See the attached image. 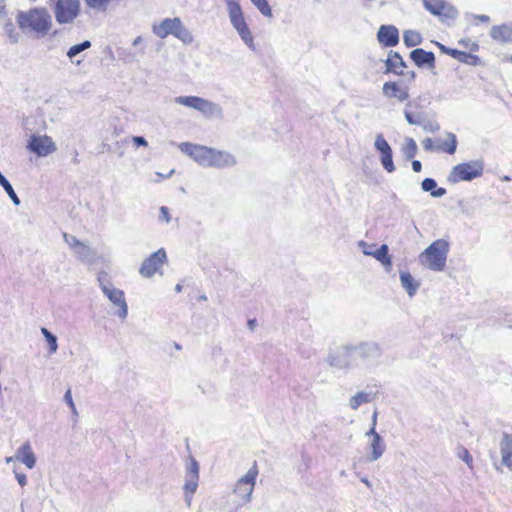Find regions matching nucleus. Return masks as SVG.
<instances>
[{
  "mask_svg": "<svg viewBox=\"0 0 512 512\" xmlns=\"http://www.w3.org/2000/svg\"><path fill=\"white\" fill-rule=\"evenodd\" d=\"M20 29L25 33H32L37 37L45 36L52 25L50 14L45 8H33L20 11L17 16Z\"/></svg>",
  "mask_w": 512,
  "mask_h": 512,
  "instance_id": "f257e3e1",
  "label": "nucleus"
},
{
  "mask_svg": "<svg viewBox=\"0 0 512 512\" xmlns=\"http://www.w3.org/2000/svg\"><path fill=\"white\" fill-rule=\"evenodd\" d=\"M449 243L438 239L431 243L419 256L420 262L432 271H442L445 268Z\"/></svg>",
  "mask_w": 512,
  "mask_h": 512,
  "instance_id": "f03ea898",
  "label": "nucleus"
},
{
  "mask_svg": "<svg viewBox=\"0 0 512 512\" xmlns=\"http://www.w3.org/2000/svg\"><path fill=\"white\" fill-rule=\"evenodd\" d=\"M176 104L192 108L201 113L207 119H222V107L208 99L198 96H177L174 98Z\"/></svg>",
  "mask_w": 512,
  "mask_h": 512,
  "instance_id": "7ed1b4c3",
  "label": "nucleus"
},
{
  "mask_svg": "<svg viewBox=\"0 0 512 512\" xmlns=\"http://www.w3.org/2000/svg\"><path fill=\"white\" fill-rule=\"evenodd\" d=\"M197 163L203 167L226 168L236 165V158L229 152L202 146L199 150Z\"/></svg>",
  "mask_w": 512,
  "mask_h": 512,
  "instance_id": "20e7f679",
  "label": "nucleus"
},
{
  "mask_svg": "<svg viewBox=\"0 0 512 512\" xmlns=\"http://www.w3.org/2000/svg\"><path fill=\"white\" fill-rule=\"evenodd\" d=\"M326 361L330 367L343 371L358 367V361H356L353 350V343L336 347L329 353Z\"/></svg>",
  "mask_w": 512,
  "mask_h": 512,
  "instance_id": "39448f33",
  "label": "nucleus"
},
{
  "mask_svg": "<svg viewBox=\"0 0 512 512\" xmlns=\"http://www.w3.org/2000/svg\"><path fill=\"white\" fill-rule=\"evenodd\" d=\"M232 26L238 32L243 42L252 50L255 49L253 36L246 24L242 9L237 0H225Z\"/></svg>",
  "mask_w": 512,
  "mask_h": 512,
  "instance_id": "423d86ee",
  "label": "nucleus"
},
{
  "mask_svg": "<svg viewBox=\"0 0 512 512\" xmlns=\"http://www.w3.org/2000/svg\"><path fill=\"white\" fill-rule=\"evenodd\" d=\"M353 350L358 361V367L360 364H371L381 359L383 355L382 346L376 341H361L353 344Z\"/></svg>",
  "mask_w": 512,
  "mask_h": 512,
  "instance_id": "0eeeda50",
  "label": "nucleus"
},
{
  "mask_svg": "<svg viewBox=\"0 0 512 512\" xmlns=\"http://www.w3.org/2000/svg\"><path fill=\"white\" fill-rule=\"evenodd\" d=\"M98 281L103 294L109 299V301L118 307L116 315L124 320L128 315V306L125 300L124 292L120 289L115 288L110 282H105L100 275Z\"/></svg>",
  "mask_w": 512,
  "mask_h": 512,
  "instance_id": "6e6552de",
  "label": "nucleus"
},
{
  "mask_svg": "<svg viewBox=\"0 0 512 512\" xmlns=\"http://www.w3.org/2000/svg\"><path fill=\"white\" fill-rule=\"evenodd\" d=\"M53 11L59 24H70L79 15L80 0H54Z\"/></svg>",
  "mask_w": 512,
  "mask_h": 512,
  "instance_id": "1a4fd4ad",
  "label": "nucleus"
},
{
  "mask_svg": "<svg viewBox=\"0 0 512 512\" xmlns=\"http://www.w3.org/2000/svg\"><path fill=\"white\" fill-rule=\"evenodd\" d=\"M483 169L484 163L482 160L461 163L453 168L450 180L453 182L471 181L477 177H480L483 173Z\"/></svg>",
  "mask_w": 512,
  "mask_h": 512,
  "instance_id": "9d476101",
  "label": "nucleus"
},
{
  "mask_svg": "<svg viewBox=\"0 0 512 512\" xmlns=\"http://www.w3.org/2000/svg\"><path fill=\"white\" fill-rule=\"evenodd\" d=\"M63 239L79 261L87 264H93L96 261L97 253L87 243L68 233H63Z\"/></svg>",
  "mask_w": 512,
  "mask_h": 512,
  "instance_id": "9b49d317",
  "label": "nucleus"
},
{
  "mask_svg": "<svg viewBox=\"0 0 512 512\" xmlns=\"http://www.w3.org/2000/svg\"><path fill=\"white\" fill-rule=\"evenodd\" d=\"M257 475L258 469L256 462H254L253 466L247 471V473L237 481L234 493L242 499L243 503H249L251 501Z\"/></svg>",
  "mask_w": 512,
  "mask_h": 512,
  "instance_id": "f8f14e48",
  "label": "nucleus"
},
{
  "mask_svg": "<svg viewBox=\"0 0 512 512\" xmlns=\"http://www.w3.org/2000/svg\"><path fill=\"white\" fill-rule=\"evenodd\" d=\"M27 148L39 157H45L56 151V145L47 135H31Z\"/></svg>",
  "mask_w": 512,
  "mask_h": 512,
  "instance_id": "ddd939ff",
  "label": "nucleus"
},
{
  "mask_svg": "<svg viewBox=\"0 0 512 512\" xmlns=\"http://www.w3.org/2000/svg\"><path fill=\"white\" fill-rule=\"evenodd\" d=\"M166 260V252L163 248H160L143 261L139 272L143 277L150 278L162 267Z\"/></svg>",
  "mask_w": 512,
  "mask_h": 512,
  "instance_id": "4468645a",
  "label": "nucleus"
},
{
  "mask_svg": "<svg viewBox=\"0 0 512 512\" xmlns=\"http://www.w3.org/2000/svg\"><path fill=\"white\" fill-rule=\"evenodd\" d=\"M181 20L178 17L165 18L159 24L152 26L153 33L161 39L175 34L177 28L180 27Z\"/></svg>",
  "mask_w": 512,
  "mask_h": 512,
  "instance_id": "2eb2a0df",
  "label": "nucleus"
},
{
  "mask_svg": "<svg viewBox=\"0 0 512 512\" xmlns=\"http://www.w3.org/2000/svg\"><path fill=\"white\" fill-rule=\"evenodd\" d=\"M377 39L381 44L393 47L399 42L398 29L392 25H382L378 30Z\"/></svg>",
  "mask_w": 512,
  "mask_h": 512,
  "instance_id": "dca6fc26",
  "label": "nucleus"
},
{
  "mask_svg": "<svg viewBox=\"0 0 512 512\" xmlns=\"http://www.w3.org/2000/svg\"><path fill=\"white\" fill-rule=\"evenodd\" d=\"M16 461L23 463L28 469L36 465V456L29 441H25L15 452Z\"/></svg>",
  "mask_w": 512,
  "mask_h": 512,
  "instance_id": "f3484780",
  "label": "nucleus"
},
{
  "mask_svg": "<svg viewBox=\"0 0 512 512\" xmlns=\"http://www.w3.org/2000/svg\"><path fill=\"white\" fill-rule=\"evenodd\" d=\"M410 57L419 67H423L425 65L428 66V68L435 67V55L433 52H428L424 49L416 48L411 51Z\"/></svg>",
  "mask_w": 512,
  "mask_h": 512,
  "instance_id": "a211bd4d",
  "label": "nucleus"
},
{
  "mask_svg": "<svg viewBox=\"0 0 512 512\" xmlns=\"http://www.w3.org/2000/svg\"><path fill=\"white\" fill-rule=\"evenodd\" d=\"M386 73L392 72L398 75H405L403 69L406 67V63L399 53L390 51L388 58L385 61Z\"/></svg>",
  "mask_w": 512,
  "mask_h": 512,
  "instance_id": "6ab92c4d",
  "label": "nucleus"
},
{
  "mask_svg": "<svg viewBox=\"0 0 512 512\" xmlns=\"http://www.w3.org/2000/svg\"><path fill=\"white\" fill-rule=\"evenodd\" d=\"M490 36L498 42H512V23L492 26Z\"/></svg>",
  "mask_w": 512,
  "mask_h": 512,
  "instance_id": "aec40b11",
  "label": "nucleus"
},
{
  "mask_svg": "<svg viewBox=\"0 0 512 512\" xmlns=\"http://www.w3.org/2000/svg\"><path fill=\"white\" fill-rule=\"evenodd\" d=\"M369 450L370 452L366 457L368 462L377 461L383 456L386 446L381 436H375V439H371L369 443Z\"/></svg>",
  "mask_w": 512,
  "mask_h": 512,
  "instance_id": "412c9836",
  "label": "nucleus"
},
{
  "mask_svg": "<svg viewBox=\"0 0 512 512\" xmlns=\"http://www.w3.org/2000/svg\"><path fill=\"white\" fill-rule=\"evenodd\" d=\"M384 95L390 98H397L400 102L408 99L409 94L406 89H402L396 82H386L382 87Z\"/></svg>",
  "mask_w": 512,
  "mask_h": 512,
  "instance_id": "4be33fe9",
  "label": "nucleus"
},
{
  "mask_svg": "<svg viewBox=\"0 0 512 512\" xmlns=\"http://www.w3.org/2000/svg\"><path fill=\"white\" fill-rule=\"evenodd\" d=\"M91 47V42L88 40L82 43L71 46L67 51V57L72 64L80 65L83 61L81 53Z\"/></svg>",
  "mask_w": 512,
  "mask_h": 512,
  "instance_id": "5701e85b",
  "label": "nucleus"
},
{
  "mask_svg": "<svg viewBox=\"0 0 512 512\" xmlns=\"http://www.w3.org/2000/svg\"><path fill=\"white\" fill-rule=\"evenodd\" d=\"M424 7L433 15L448 16V5L444 0H423Z\"/></svg>",
  "mask_w": 512,
  "mask_h": 512,
  "instance_id": "b1692460",
  "label": "nucleus"
},
{
  "mask_svg": "<svg viewBox=\"0 0 512 512\" xmlns=\"http://www.w3.org/2000/svg\"><path fill=\"white\" fill-rule=\"evenodd\" d=\"M375 394L371 391H360L349 399V407L352 410H357L362 404L370 403L374 400Z\"/></svg>",
  "mask_w": 512,
  "mask_h": 512,
  "instance_id": "393cba45",
  "label": "nucleus"
},
{
  "mask_svg": "<svg viewBox=\"0 0 512 512\" xmlns=\"http://www.w3.org/2000/svg\"><path fill=\"white\" fill-rule=\"evenodd\" d=\"M502 464H509L512 458V434L504 433L500 441Z\"/></svg>",
  "mask_w": 512,
  "mask_h": 512,
  "instance_id": "a878e982",
  "label": "nucleus"
},
{
  "mask_svg": "<svg viewBox=\"0 0 512 512\" xmlns=\"http://www.w3.org/2000/svg\"><path fill=\"white\" fill-rule=\"evenodd\" d=\"M388 252V246L386 244H382L379 248H375L372 257L379 261L386 268L387 271H390L392 267V258L388 254Z\"/></svg>",
  "mask_w": 512,
  "mask_h": 512,
  "instance_id": "bb28decb",
  "label": "nucleus"
},
{
  "mask_svg": "<svg viewBox=\"0 0 512 512\" xmlns=\"http://www.w3.org/2000/svg\"><path fill=\"white\" fill-rule=\"evenodd\" d=\"M400 282L410 297L414 296L419 288V283L414 280L409 272L400 273Z\"/></svg>",
  "mask_w": 512,
  "mask_h": 512,
  "instance_id": "cd10ccee",
  "label": "nucleus"
},
{
  "mask_svg": "<svg viewBox=\"0 0 512 512\" xmlns=\"http://www.w3.org/2000/svg\"><path fill=\"white\" fill-rule=\"evenodd\" d=\"M421 187H422L423 191L430 192L431 196L435 197V198L442 197V196H444L446 194V189L445 188L435 189L437 187V183L432 178H425L422 181Z\"/></svg>",
  "mask_w": 512,
  "mask_h": 512,
  "instance_id": "c85d7f7f",
  "label": "nucleus"
},
{
  "mask_svg": "<svg viewBox=\"0 0 512 512\" xmlns=\"http://www.w3.org/2000/svg\"><path fill=\"white\" fill-rule=\"evenodd\" d=\"M448 141L438 143L436 146V151L438 152H447L449 154H454L457 148V139L455 134L448 132L447 133Z\"/></svg>",
  "mask_w": 512,
  "mask_h": 512,
  "instance_id": "c756f323",
  "label": "nucleus"
},
{
  "mask_svg": "<svg viewBox=\"0 0 512 512\" xmlns=\"http://www.w3.org/2000/svg\"><path fill=\"white\" fill-rule=\"evenodd\" d=\"M450 55L455 59L470 65H477L480 62V58L476 55L462 52L455 49H450Z\"/></svg>",
  "mask_w": 512,
  "mask_h": 512,
  "instance_id": "7c9ffc66",
  "label": "nucleus"
},
{
  "mask_svg": "<svg viewBox=\"0 0 512 512\" xmlns=\"http://www.w3.org/2000/svg\"><path fill=\"white\" fill-rule=\"evenodd\" d=\"M403 41L407 47H414L421 44L422 37L417 31L406 30L403 33Z\"/></svg>",
  "mask_w": 512,
  "mask_h": 512,
  "instance_id": "2f4dec72",
  "label": "nucleus"
},
{
  "mask_svg": "<svg viewBox=\"0 0 512 512\" xmlns=\"http://www.w3.org/2000/svg\"><path fill=\"white\" fill-rule=\"evenodd\" d=\"M203 145H194L188 142H183L179 145V149L190 156L195 162L198 159L199 150L202 148Z\"/></svg>",
  "mask_w": 512,
  "mask_h": 512,
  "instance_id": "473e14b6",
  "label": "nucleus"
},
{
  "mask_svg": "<svg viewBox=\"0 0 512 512\" xmlns=\"http://www.w3.org/2000/svg\"><path fill=\"white\" fill-rule=\"evenodd\" d=\"M374 147L381 155L393 153L391 146L389 145V143L386 141L382 134L376 135Z\"/></svg>",
  "mask_w": 512,
  "mask_h": 512,
  "instance_id": "72a5a7b5",
  "label": "nucleus"
},
{
  "mask_svg": "<svg viewBox=\"0 0 512 512\" xmlns=\"http://www.w3.org/2000/svg\"><path fill=\"white\" fill-rule=\"evenodd\" d=\"M174 36L182 41L184 44L188 45L191 44L194 40L193 35L191 32L183 25V23H180V27L177 28Z\"/></svg>",
  "mask_w": 512,
  "mask_h": 512,
  "instance_id": "f704fd0d",
  "label": "nucleus"
},
{
  "mask_svg": "<svg viewBox=\"0 0 512 512\" xmlns=\"http://www.w3.org/2000/svg\"><path fill=\"white\" fill-rule=\"evenodd\" d=\"M41 333L45 337L51 354L55 353L58 349L57 337L52 334L47 328H41Z\"/></svg>",
  "mask_w": 512,
  "mask_h": 512,
  "instance_id": "c9c22d12",
  "label": "nucleus"
},
{
  "mask_svg": "<svg viewBox=\"0 0 512 512\" xmlns=\"http://www.w3.org/2000/svg\"><path fill=\"white\" fill-rule=\"evenodd\" d=\"M418 148L416 142L410 138L407 140L405 146L403 147V153L406 159H412L417 154Z\"/></svg>",
  "mask_w": 512,
  "mask_h": 512,
  "instance_id": "e433bc0d",
  "label": "nucleus"
},
{
  "mask_svg": "<svg viewBox=\"0 0 512 512\" xmlns=\"http://www.w3.org/2000/svg\"><path fill=\"white\" fill-rule=\"evenodd\" d=\"M199 478L185 476L184 491L185 494H194L198 487Z\"/></svg>",
  "mask_w": 512,
  "mask_h": 512,
  "instance_id": "4c0bfd02",
  "label": "nucleus"
},
{
  "mask_svg": "<svg viewBox=\"0 0 512 512\" xmlns=\"http://www.w3.org/2000/svg\"><path fill=\"white\" fill-rule=\"evenodd\" d=\"M251 2L256 6V8L266 17H272V10L267 2V0H251Z\"/></svg>",
  "mask_w": 512,
  "mask_h": 512,
  "instance_id": "58836bf2",
  "label": "nucleus"
},
{
  "mask_svg": "<svg viewBox=\"0 0 512 512\" xmlns=\"http://www.w3.org/2000/svg\"><path fill=\"white\" fill-rule=\"evenodd\" d=\"M392 154L393 153L380 156V162H381L383 168L389 173H392L395 171V165L393 163Z\"/></svg>",
  "mask_w": 512,
  "mask_h": 512,
  "instance_id": "ea45409f",
  "label": "nucleus"
},
{
  "mask_svg": "<svg viewBox=\"0 0 512 512\" xmlns=\"http://www.w3.org/2000/svg\"><path fill=\"white\" fill-rule=\"evenodd\" d=\"M457 456H458L459 459L464 461L468 465L469 468H472V466H473V458H472L471 454L469 453V451L466 448L460 447L458 449Z\"/></svg>",
  "mask_w": 512,
  "mask_h": 512,
  "instance_id": "a19ab883",
  "label": "nucleus"
},
{
  "mask_svg": "<svg viewBox=\"0 0 512 512\" xmlns=\"http://www.w3.org/2000/svg\"><path fill=\"white\" fill-rule=\"evenodd\" d=\"M186 476L199 478V464L194 458H191L190 464L186 468Z\"/></svg>",
  "mask_w": 512,
  "mask_h": 512,
  "instance_id": "79ce46f5",
  "label": "nucleus"
},
{
  "mask_svg": "<svg viewBox=\"0 0 512 512\" xmlns=\"http://www.w3.org/2000/svg\"><path fill=\"white\" fill-rule=\"evenodd\" d=\"M4 30L7 33L8 37H9V39H10V41L12 43H17L18 42L19 34L16 31L13 23H11V22L6 23L4 25Z\"/></svg>",
  "mask_w": 512,
  "mask_h": 512,
  "instance_id": "37998d69",
  "label": "nucleus"
},
{
  "mask_svg": "<svg viewBox=\"0 0 512 512\" xmlns=\"http://www.w3.org/2000/svg\"><path fill=\"white\" fill-rule=\"evenodd\" d=\"M358 247L361 249L362 253L366 256H372L374 254V250L376 248L375 244H369L363 240L358 241Z\"/></svg>",
  "mask_w": 512,
  "mask_h": 512,
  "instance_id": "c03bdc74",
  "label": "nucleus"
},
{
  "mask_svg": "<svg viewBox=\"0 0 512 512\" xmlns=\"http://www.w3.org/2000/svg\"><path fill=\"white\" fill-rule=\"evenodd\" d=\"M64 401L69 406L72 414L77 418L79 414H78L77 408H76V406L74 404V401H73V398H72V393H71L70 389H68L65 392V394H64Z\"/></svg>",
  "mask_w": 512,
  "mask_h": 512,
  "instance_id": "a18cd8bd",
  "label": "nucleus"
},
{
  "mask_svg": "<svg viewBox=\"0 0 512 512\" xmlns=\"http://www.w3.org/2000/svg\"><path fill=\"white\" fill-rule=\"evenodd\" d=\"M422 128L426 132L435 133L440 130V125L436 121H424L421 122Z\"/></svg>",
  "mask_w": 512,
  "mask_h": 512,
  "instance_id": "49530a36",
  "label": "nucleus"
},
{
  "mask_svg": "<svg viewBox=\"0 0 512 512\" xmlns=\"http://www.w3.org/2000/svg\"><path fill=\"white\" fill-rule=\"evenodd\" d=\"M85 2L93 9L104 10L110 0H85Z\"/></svg>",
  "mask_w": 512,
  "mask_h": 512,
  "instance_id": "de8ad7c7",
  "label": "nucleus"
},
{
  "mask_svg": "<svg viewBox=\"0 0 512 512\" xmlns=\"http://www.w3.org/2000/svg\"><path fill=\"white\" fill-rule=\"evenodd\" d=\"M121 60H123L125 63H132L137 60V56L135 53H132L130 51H123L120 55Z\"/></svg>",
  "mask_w": 512,
  "mask_h": 512,
  "instance_id": "09e8293b",
  "label": "nucleus"
},
{
  "mask_svg": "<svg viewBox=\"0 0 512 512\" xmlns=\"http://www.w3.org/2000/svg\"><path fill=\"white\" fill-rule=\"evenodd\" d=\"M422 145L426 151H436L437 143L435 144L431 138H425L422 142Z\"/></svg>",
  "mask_w": 512,
  "mask_h": 512,
  "instance_id": "8fccbe9b",
  "label": "nucleus"
},
{
  "mask_svg": "<svg viewBox=\"0 0 512 512\" xmlns=\"http://www.w3.org/2000/svg\"><path fill=\"white\" fill-rule=\"evenodd\" d=\"M405 119L407 122L411 125H420L421 121L419 118H415L414 115L411 112L405 111L404 112Z\"/></svg>",
  "mask_w": 512,
  "mask_h": 512,
  "instance_id": "3c124183",
  "label": "nucleus"
},
{
  "mask_svg": "<svg viewBox=\"0 0 512 512\" xmlns=\"http://www.w3.org/2000/svg\"><path fill=\"white\" fill-rule=\"evenodd\" d=\"M159 220L165 221L166 223L170 222L171 218L167 207L162 206L160 208Z\"/></svg>",
  "mask_w": 512,
  "mask_h": 512,
  "instance_id": "603ef678",
  "label": "nucleus"
},
{
  "mask_svg": "<svg viewBox=\"0 0 512 512\" xmlns=\"http://www.w3.org/2000/svg\"><path fill=\"white\" fill-rule=\"evenodd\" d=\"M14 474H15V478L18 482V484L21 486V487H24L27 485V477L25 474L23 473H20L16 470H14Z\"/></svg>",
  "mask_w": 512,
  "mask_h": 512,
  "instance_id": "864d4df0",
  "label": "nucleus"
},
{
  "mask_svg": "<svg viewBox=\"0 0 512 512\" xmlns=\"http://www.w3.org/2000/svg\"><path fill=\"white\" fill-rule=\"evenodd\" d=\"M132 141H133V143L136 146H144V147H146L148 145V142L142 136H134V137H132Z\"/></svg>",
  "mask_w": 512,
  "mask_h": 512,
  "instance_id": "5fc2aeb1",
  "label": "nucleus"
},
{
  "mask_svg": "<svg viewBox=\"0 0 512 512\" xmlns=\"http://www.w3.org/2000/svg\"><path fill=\"white\" fill-rule=\"evenodd\" d=\"M367 437H370L371 439H375V436H380L377 432H376V427H373L371 426V428L369 429V431L366 432L365 434Z\"/></svg>",
  "mask_w": 512,
  "mask_h": 512,
  "instance_id": "6e6d98bb",
  "label": "nucleus"
},
{
  "mask_svg": "<svg viewBox=\"0 0 512 512\" xmlns=\"http://www.w3.org/2000/svg\"><path fill=\"white\" fill-rule=\"evenodd\" d=\"M412 169H413V171H415V172H420V171H421V169H422V164H421V162H420V161H418V160H413V161H412Z\"/></svg>",
  "mask_w": 512,
  "mask_h": 512,
  "instance_id": "4d7b16f0",
  "label": "nucleus"
},
{
  "mask_svg": "<svg viewBox=\"0 0 512 512\" xmlns=\"http://www.w3.org/2000/svg\"><path fill=\"white\" fill-rule=\"evenodd\" d=\"M474 17L481 22H489L490 21V18L487 15H474Z\"/></svg>",
  "mask_w": 512,
  "mask_h": 512,
  "instance_id": "13d9d810",
  "label": "nucleus"
},
{
  "mask_svg": "<svg viewBox=\"0 0 512 512\" xmlns=\"http://www.w3.org/2000/svg\"><path fill=\"white\" fill-rule=\"evenodd\" d=\"M143 41V38L142 36H138L134 39V41L132 42V45L134 47L138 46L141 42Z\"/></svg>",
  "mask_w": 512,
  "mask_h": 512,
  "instance_id": "bf43d9fd",
  "label": "nucleus"
},
{
  "mask_svg": "<svg viewBox=\"0 0 512 512\" xmlns=\"http://www.w3.org/2000/svg\"><path fill=\"white\" fill-rule=\"evenodd\" d=\"M377 424V412L375 411L372 415L371 426L376 427Z\"/></svg>",
  "mask_w": 512,
  "mask_h": 512,
  "instance_id": "052dcab7",
  "label": "nucleus"
},
{
  "mask_svg": "<svg viewBox=\"0 0 512 512\" xmlns=\"http://www.w3.org/2000/svg\"><path fill=\"white\" fill-rule=\"evenodd\" d=\"M256 326V320L255 319H251L248 321V327L253 330Z\"/></svg>",
  "mask_w": 512,
  "mask_h": 512,
  "instance_id": "680f3d73",
  "label": "nucleus"
},
{
  "mask_svg": "<svg viewBox=\"0 0 512 512\" xmlns=\"http://www.w3.org/2000/svg\"><path fill=\"white\" fill-rule=\"evenodd\" d=\"M185 501H186L187 505L190 506L191 505V501H192V495L185 494Z\"/></svg>",
  "mask_w": 512,
  "mask_h": 512,
  "instance_id": "e2e57ef3",
  "label": "nucleus"
},
{
  "mask_svg": "<svg viewBox=\"0 0 512 512\" xmlns=\"http://www.w3.org/2000/svg\"><path fill=\"white\" fill-rule=\"evenodd\" d=\"M361 481H362V482H363L367 487H369V488L372 486V485H371V482L368 480V478H367V477H363V478H361Z\"/></svg>",
  "mask_w": 512,
  "mask_h": 512,
  "instance_id": "0e129e2a",
  "label": "nucleus"
},
{
  "mask_svg": "<svg viewBox=\"0 0 512 512\" xmlns=\"http://www.w3.org/2000/svg\"><path fill=\"white\" fill-rule=\"evenodd\" d=\"M14 461H16L15 454H14L13 456L6 457V459H5V462H6L7 464H9V463H11V462H14Z\"/></svg>",
  "mask_w": 512,
  "mask_h": 512,
  "instance_id": "69168bd1",
  "label": "nucleus"
},
{
  "mask_svg": "<svg viewBox=\"0 0 512 512\" xmlns=\"http://www.w3.org/2000/svg\"><path fill=\"white\" fill-rule=\"evenodd\" d=\"M5 0H0V14L4 12Z\"/></svg>",
  "mask_w": 512,
  "mask_h": 512,
  "instance_id": "338daca9",
  "label": "nucleus"
},
{
  "mask_svg": "<svg viewBox=\"0 0 512 512\" xmlns=\"http://www.w3.org/2000/svg\"><path fill=\"white\" fill-rule=\"evenodd\" d=\"M407 75L409 76V78H408V80H409V81L414 80V78H415V72L410 71V72H408V73H407Z\"/></svg>",
  "mask_w": 512,
  "mask_h": 512,
  "instance_id": "774afa93",
  "label": "nucleus"
}]
</instances>
